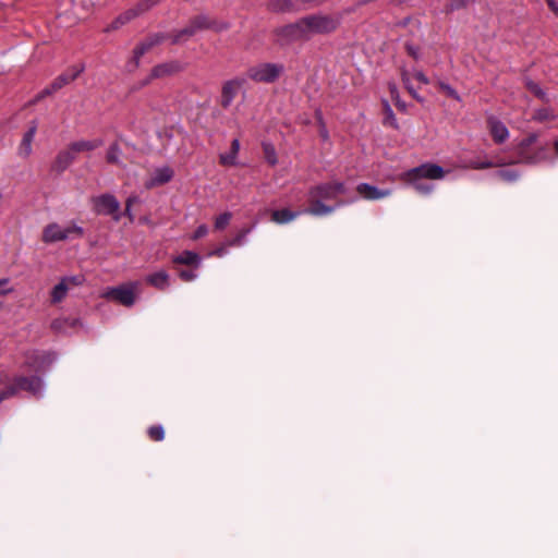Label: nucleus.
<instances>
[{
  "mask_svg": "<svg viewBox=\"0 0 558 558\" xmlns=\"http://www.w3.org/2000/svg\"><path fill=\"white\" fill-rule=\"evenodd\" d=\"M337 26V19L329 15L314 14L280 28L278 34L287 40H294L332 32Z\"/></svg>",
  "mask_w": 558,
  "mask_h": 558,
  "instance_id": "1",
  "label": "nucleus"
},
{
  "mask_svg": "<svg viewBox=\"0 0 558 558\" xmlns=\"http://www.w3.org/2000/svg\"><path fill=\"white\" fill-rule=\"evenodd\" d=\"M20 390H26L32 395H39L43 390V383L38 377H19L13 383H4L0 375V402L14 396Z\"/></svg>",
  "mask_w": 558,
  "mask_h": 558,
  "instance_id": "2",
  "label": "nucleus"
},
{
  "mask_svg": "<svg viewBox=\"0 0 558 558\" xmlns=\"http://www.w3.org/2000/svg\"><path fill=\"white\" fill-rule=\"evenodd\" d=\"M83 236V229L74 223L62 227L58 223H49L43 230V241L45 243H54L69 239Z\"/></svg>",
  "mask_w": 558,
  "mask_h": 558,
  "instance_id": "3",
  "label": "nucleus"
},
{
  "mask_svg": "<svg viewBox=\"0 0 558 558\" xmlns=\"http://www.w3.org/2000/svg\"><path fill=\"white\" fill-rule=\"evenodd\" d=\"M138 291V282H129L119 287L108 288L102 293V298L117 301L124 306H132L135 303Z\"/></svg>",
  "mask_w": 558,
  "mask_h": 558,
  "instance_id": "4",
  "label": "nucleus"
},
{
  "mask_svg": "<svg viewBox=\"0 0 558 558\" xmlns=\"http://www.w3.org/2000/svg\"><path fill=\"white\" fill-rule=\"evenodd\" d=\"M449 171L436 163L426 162L418 167L408 170L401 177L403 181H415L422 179L441 180Z\"/></svg>",
  "mask_w": 558,
  "mask_h": 558,
  "instance_id": "5",
  "label": "nucleus"
},
{
  "mask_svg": "<svg viewBox=\"0 0 558 558\" xmlns=\"http://www.w3.org/2000/svg\"><path fill=\"white\" fill-rule=\"evenodd\" d=\"M283 68L277 63H259L247 70V76L259 83H272L282 73Z\"/></svg>",
  "mask_w": 558,
  "mask_h": 558,
  "instance_id": "6",
  "label": "nucleus"
},
{
  "mask_svg": "<svg viewBox=\"0 0 558 558\" xmlns=\"http://www.w3.org/2000/svg\"><path fill=\"white\" fill-rule=\"evenodd\" d=\"M94 207L97 214L109 215L118 221L120 219V203L111 194H104L93 198Z\"/></svg>",
  "mask_w": 558,
  "mask_h": 558,
  "instance_id": "7",
  "label": "nucleus"
},
{
  "mask_svg": "<svg viewBox=\"0 0 558 558\" xmlns=\"http://www.w3.org/2000/svg\"><path fill=\"white\" fill-rule=\"evenodd\" d=\"M345 192L343 183L332 181L324 184H319L310 191L311 199H332L340 194Z\"/></svg>",
  "mask_w": 558,
  "mask_h": 558,
  "instance_id": "8",
  "label": "nucleus"
},
{
  "mask_svg": "<svg viewBox=\"0 0 558 558\" xmlns=\"http://www.w3.org/2000/svg\"><path fill=\"white\" fill-rule=\"evenodd\" d=\"M536 140H537V135L531 134L523 141H521V143L519 144L518 150H519V155L521 156L523 162L535 163L537 161L546 159V147H539V149L537 150V154L535 156H531L526 153V148L529 146H531L532 144H534L536 142Z\"/></svg>",
  "mask_w": 558,
  "mask_h": 558,
  "instance_id": "9",
  "label": "nucleus"
},
{
  "mask_svg": "<svg viewBox=\"0 0 558 558\" xmlns=\"http://www.w3.org/2000/svg\"><path fill=\"white\" fill-rule=\"evenodd\" d=\"M78 283L80 281L75 277L61 279L60 282L57 283L50 292L51 303L58 304L62 302L65 299L70 288Z\"/></svg>",
  "mask_w": 558,
  "mask_h": 558,
  "instance_id": "10",
  "label": "nucleus"
},
{
  "mask_svg": "<svg viewBox=\"0 0 558 558\" xmlns=\"http://www.w3.org/2000/svg\"><path fill=\"white\" fill-rule=\"evenodd\" d=\"M243 85H244V80H242V78H234V80L228 81L223 84L222 93H221V105L225 108H227L231 105L234 97L242 89Z\"/></svg>",
  "mask_w": 558,
  "mask_h": 558,
  "instance_id": "11",
  "label": "nucleus"
},
{
  "mask_svg": "<svg viewBox=\"0 0 558 558\" xmlns=\"http://www.w3.org/2000/svg\"><path fill=\"white\" fill-rule=\"evenodd\" d=\"M172 178L173 170L170 167L163 166L157 168L151 172L150 179L146 182V187L151 189L155 186L162 185L169 182Z\"/></svg>",
  "mask_w": 558,
  "mask_h": 558,
  "instance_id": "12",
  "label": "nucleus"
},
{
  "mask_svg": "<svg viewBox=\"0 0 558 558\" xmlns=\"http://www.w3.org/2000/svg\"><path fill=\"white\" fill-rule=\"evenodd\" d=\"M37 131V124L32 122L28 130L23 135V138L17 147V155L22 158H28L33 151L32 144Z\"/></svg>",
  "mask_w": 558,
  "mask_h": 558,
  "instance_id": "13",
  "label": "nucleus"
},
{
  "mask_svg": "<svg viewBox=\"0 0 558 558\" xmlns=\"http://www.w3.org/2000/svg\"><path fill=\"white\" fill-rule=\"evenodd\" d=\"M356 191L363 198L369 201L380 199L391 194L390 190H378L376 186L367 183L359 184Z\"/></svg>",
  "mask_w": 558,
  "mask_h": 558,
  "instance_id": "14",
  "label": "nucleus"
},
{
  "mask_svg": "<svg viewBox=\"0 0 558 558\" xmlns=\"http://www.w3.org/2000/svg\"><path fill=\"white\" fill-rule=\"evenodd\" d=\"M75 158L76 155L69 145L57 155L52 167L58 172L64 171L75 160Z\"/></svg>",
  "mask_w": 558,
  "mask_h": 558,
  "instance_id": "15",
  "label": "nucleus"
},
{
  "mask_svg": "<svg viewBox=\"0 0 558 558\" xmlns=\"http://www.w3.org/2000/svg\"><path fill=\"white\" fill-rule=\"evenodd\" d=\"M80 72H81V70H75V71H72L71 73H65V74L58 76L48 88H46L45 90L41 92L39 97H43L45 95H50L53 92L62 88L70 82L74 81L77 77V75L80 74Z\"/></svg>",
  "mask_w": 558,
  "mask_h": 558,
  "instance_id": "16",
  "label": "nucleus"
},
{
  "mask_svg": "<svg viewBox=\"0 0 558 558\" xmlns=\"http://www.w3.org/2000/svg\"><path fill=\"white\" fill-rule=\"evenodd\" d=\"M488 128L494 141L498 144L504 143L509 137L507 126L495 118L488 119Z\"/></svg>",
  "mask_w": 558,
  "mask_h": 558,
  "instance_id": "17",
  "label": "nucleus"
},
{
  "mask_svg": "<svg viewBox=\"0 0 558 558\" xmlns=\"http://www.w3.org/2000/svg\"><path fill=\"white\" fill-rule=\"evenodd\" d=\"M239 151H240V142H239V140L234 138L231 142L229 151L220 154L219 162L225 167L236 166Z\"/></svg>",
  "mask_w": 558,
  "mask_h": 558,
  "instance_id": "18",
  "label": "nucleus"
},
{
  "mask_svg": "<svg viewBox=\"0 0 558 558\" xmlns=\"http://www.w3.org/2000/svg\"><path fill=\"white\" fill-rule=\"evenodd\" d=\"M182 69L181 64L178 61H169L161 64L156 65L151 70V77H163L173 73L179 72Z\"/></svg>",
  "mask_w": 558,
  "mask_h": 558,
  "instance_id": "19",
  "label": "nucleus"
},
{
  "mask_svg": "<svg viewBox=\"0 0 558 558\" xmlns=\"http://www.w3.org/2000/svg\"><path fill=\"white\" fill-rule=\"evenodd\" d=\"M191 25L193 26L194 31L197 33L198 31L203 29H216V31H222L228 28L227 24H217L216 22L209 20L206 16H197L192 22Z\"/></svg>",
  "mask_w": 558,
  "mask_h": 558,
  "instance_id": "20",
  "label": "nucleus"
},
{
  "mask_svg": "<svg viewBox=\"0 0 558 558\" xmlns=\"http://www.w3.org/2000/svg\"><path fill=\"white\" fill-rule=\"evenodd\" d=\"M145 280L148 284L159 290H165L169 287L170 276L166 270H158L148 275Z\"/></svg>",
  "mask_w": 558,
  "mask_h": 558,
  "instance_id": "21",
  "label": "nucleus"
},
{
  "mask_svg": "<svg viewBox=\"0 0 558 558\" xmlns=\"http://www.w3.org/2000/svg\"><path fill=\"white\" fill-rule=\"evenodd\" d=\"M172 262L174 264L194 266L197 268L199 267L202 259L201 256L193 251H183L181 254L174 256Z\"/></svg>",
  "mask_w": 558,
  "mask_h": 558,
  "instance_id": "22",
  "label": "nucleus"
},
{
  "mask_svg": "<svg viewBox=\"0 0 558 558\" xmlns=\"http://www.w3.org/2000/svg\"><path fill=\"white\" fill-rule=\"evenodd\" d=\"M300 214V211H292L288 208L277 209L271 211V221L277 225L289 223L298 218Z\"/></svg>",
  "mask_w": 558,
  "mask_h": 558,
  "instance_id": "23",
  "label": "nucleus"
},
{
  "mask_svg": "<svg viewBox=\"0 0 558 558\" xmlns=\"http://www.w3.org/2000/svg\"><path fill=\"white\" fill-rule=\"evenodd\" d=\"M101 145V142L98 140L93 141H77L70 144L72 147V150H74L75 155L77 156L81 153H87L90 150L96 149Z\"/></svg>",
  "mask_w": 558,
  "mask_h": 558,
  "instance_id": "24",
  "label": "nucleus"
},
{
  "mask_svg": "<svg viewBox=\"0 0 558 558\" xmlns=\"http://www.w3.org/2000/svg\"><path fill=\"white\" fill-rule=\"evenodd\" d=\"M159 1L160 0H144L137 5L136 9H132L129 12H126L124 15L120 16L117 22L122 21V23H123L124 21H129L130 19H132L133 16L138 14L140 12L147 11L148 9H150L151 7L157 4Z\"/></svg>",
  "mask_w": 558,
  "mask_h": 558,
  "instance_id": "25",
  "label": "nucleus"
},
{
  "mask_svg": "<svg viewBox=\"0 0 558 558\" xmlns=\"http://www.w3.org/2000/svg\"><path fill=\"white\" fill-rule=\"evenodd\" d=\"M194 34H196V32L194 31L193 26L191 25V23L185 26L184 28L175 32L174 34H172L171 36V43L172 44H181L183 41H186L189 38H191Z\"/></svg>",
  "mask_w": 558,
  "mask_h": 558,
  "instance_id": "26",
  "label": "nucleus"
},
{
  "mask_svg": "<svg viewBox=\"0 0 558 558\" xmlns=\"http://www.w3.org/2000/svg\"><path fill=\"white\" fill-rule=\"evenodd\" d=\"M298 0H274L270 8L275 12H287L296 9Z\"/></svg>",
  "mask_w": 558,
  "mask_h": 558,
  "instance_id": "27",
  "label": "nucleus"
},
{
  "mask_svg": "<svg viewBox=\"0 0 558 558\" xmlns=\"http://www.w3.org/2000/svg\"><path fill=\"white\" fill-rule=\"evenodd\" d=\"M314 203V206L304 210V213H307L313 216H324L332 213L333 208L327 205H324L320 203V199H311Z\"/></svg>",
  "mask_w": 558,
  "mask_h": 558,
  "instance_id": "28",
  "label": "nucleus"
},
{
  "mask_svg": "<svg viewBox=\"0 0 558 558\" xmlns=\"http://www.w3.org/2000/svg\"><path fill=\"white\" fill-rule=\"evenodd\" d=\"M557 118V114L550 108H539L534 111L532 119L537 122L551 121Z\"/></svg>",
  "mask_w": 558,
  "mask_h": 558,
  "instance_id": "29",
  "label": "nucleus"
},
{
  "mask_svg": "<svg viewBox=\"0 0 558 558\" xmlns=\"http://www.w3.org/2000/svg\"><path fill=\"white\" fill-rule=\"evenodd\" d=\"M161 36L155 35L153 37H149L145 41H143L141 45L137 46L135 49V56L140 57L143 56L147 50H149L155 45L159 44L161 41Z\"/></svg>",
  "mask_w": 558,
  "mask_h": 558,
  "instance_id": "30",
  "label": "nucleus"
},
{
  "mask_svg": "<svg viewBox=\"0 0 558 558\" xmlns=\"http://www.w3.org/2000/svg\"><path fill=\"white\" fill-rule=\"evenodd\" d=\"M263 151H264V157L269 165H271V166L277 165V162H278L277 153H276V149L272 144L263 143Z\"/></svg>",
  "mask_w": 558,
  "mask_h": 558,
  "instance_id": "31",
  "label": "nucleus"
},
{
  "mask_svg": "<svg viewBox=\"0 0 558 558\" xmlns=\"http://www.w3.org/2000/svg\"><path fill=\"white\" fill-rule=\"evenodd\" d=\"M231 218H232V214L229 211H226V213L217 216L215 219V229L223 230L229 225Z\"/></svg>",
  "mask_w": 558,
  "mask_h": 558,
  "instance_id": "32",
  "label": "nucleus"
},
{
  "mask_svg": "<svg viewBox=\"0 0 558 558\" xmlns=\"http://www.w3.org/2000/svg\"><path fill=\"white\" fill-rule=\"evenodd\" d=\"M404 182L413 185L415 191L418 192L420 194L427 195V194H430L433 192V190H434L433 185L424 184V183L421 182V180L404 181Z\"/></svg>",
  "mask_w": 558,
  "mask_h": 558,
  "instance_id": "33",
  "label": "nucleus"
},
{
  "mask_svg": "<svg viewBox=\"0 0 558 558\" xmlns=\"http://www.w3.org/2000/svg\"><path fill=\"white\" fill-rule=\"evenodd\" d=\"M384 123L386 125H389L393 129H398L399 125H398V122H397V119L393 114V111L391 110L390 106L386 102L385 104V120H384Z\"/></svg>",
  "mask_w": 558,
  "mask_h": 558,
  "instance_id": "34",
  "label": "nucleus"
},
{
  "mask_svg": "<svg viewBox=\"0 0 558 558\" xmlns=\"http://www.w3.org/2000/svg\"><path fill=\"white\" fill-rule=\"evenodd\" d=\"M498 178L506 182H513L519 179L520 173L514 170H501L497 173Z\"/></svg>",
  "mask_w": 558,
  "mask_h": 558,
  "instance_id": "35",
  "label": "nucleus"
},
{
  "mask_svg": "<svg viewBox=\"0 0 558 558\" xmlns=\"http://www.w3.org/2000/svg\"><path fill=\"white\" fill-rule=\"evenodd\" d=\"M148 435L153 440L160 441L165 437L163 427L160 425L151 426L148 429Z\"/></svg>",
  "mask_w": 558,
  "mask_h": 558,
  "instance_id": "36",
  "label": "nucleus"
},
{
  "mask_svg": "<svg viewBox=\"0 0 558 558\" xmlns=\"http://www.w3.org/2000/svg\"><path fill=\"white\" fill-rule=\"evenodd\" d=\"M120 150L117 146H111L107 153V160L111 163H119Z\"/></svg>",
  "mask_w": 558,
  "mask_h": 558,
  "instance_id": "37",
  "label": "nucleus"
},
{
  "mask_svg": "<svg viewBox=\"0 0 558 558\" xmlns=\"http://www.w3.org/2000/svg\"><path fill=\"white\" fill-rule=\"evenodd\" d=\"M439 87L448 97L460 100L458 93L450 85L446 83H439Z\"/></svg>",
  "mask_w": 558,
  "mask_h": 558,
  "instance_id": "38",
  "label": "nucleus"
},
{
  "mask_svg": "<svg viewBox=\"0 0 558 558\" xmlns=\"http://www.w3.org/2000/svg\"><path fill=\"white\" fill-rule=\"evenodd\" d=\"M526 87L533 93L535 94L537 97H539L541 99H544L545 97V94L543 93L542 88L538 86V84H536L535 82H532V81H527L526 82Z\"/></svg>",
  "mask_w": 558,
  "mask_h": 558,
  "instance_id": "39",
  "label": "nucleus"
},
{
  "mask_svg": "<svg viewBox=\"0 0 558 558\" xmlns=\"http://www.w3.org/2000/svg\"><path fill=\"white\" fill-rule=\"evenodd\" d=\"M228 242H225L220 244L218 247H216L213 252L209 253V255L217 256V257H223L228 253Z\"/></svg>",
  "mask_w": 558,
  "mask_h": 558,
  "instance_id": "40",
  "label": "nucleus"
},
{
  "mask_svg": "<svg viewBox=\"0 0 558 558\" xmlns=\"http://www.w3.org/2000/svg\"><path fill=\"white\" fill-rule=\"evenodd\" d=\"M208 233V228L206 225H201L197 227L193 235L191 236L192 240L196 241L201 238H204Z\"/></svg>",
  "mask_w": 558,
  "mask_h": 558,
  "instance_id": "41",
  "label": "nucleus"
},
{
  "mask_svg": "<svg viewBox=\"0 0 558 558\" xmlns=\"http://www.w3.org/2000/svg\"><path fill=\"white\" fill-rule=\"evenodd\" d=\"M179 277L183 281L189 282V281L195 280L197 278V275H196V272L191 271V270H182V271H180Z\"/></svg>",
  "mask_w": 558,
  "mask_h": 558,
  "instance_id": "42",
  "label": "nucleus"
},
{
  "mask_svg": "<svg viewBox=\"0 0 558 558\" xmlns=\"http://www.w3.org/2000/svg\"><path fill=\"white\" fill-rule=\"evenodd\" d=\"M136 197H130L128 198L125 203V215L130 218L131 221L134 220V216L132 214V205L136 202Z\"/></svg>",
  "mask_w": 558,
  "mask_h": 558,
  "instance_id": "43",
  "label": "nucleus"
},
{
  "mask_svg": "<svg viewBox=\"0 0 558 558\" xmlns=\"http://www.w3.org/2000/svg\"><path fill=\"white\" fill-rule=\"evenodd\" d=\"M245 234H246V232H243V233L236 235L234 239L228 241V245H230V246L241 245L244 240Z\"/></svg>",
  "mask_w": 558,
  "mask_h": 558,
  "instance_id": "44",
  "label": "nucleus"
},
{
  "mask_svg": "<svg viewBox=\"0 0 558 558\" xmlns=\"http://www.w3.org/2000/svg\"><path fill=\"white\" fill-rule=\"evenodd\" d=\"M474 169H487L494 167V163L490 161H484V162H474L471 165Z\"/></svg>",
  "mask_w": 558,
  "mask_h": 558,
  "instance_id": "45",
  "label": "nucleus"
},
{
  "mask_svg": "<svg viewBox=\"0 0 558 558\" xmlns=\"http://www.w3.org/2000/svg\"><path fill=\"white\" fill-rule=\"evenodd\" d=\"M547 5L554 12V14L558 17V1L557 0H546Z\"/></svg>",
  "mask_w": 558,
  "mask_h": 558,
  "instance_id": "46",
  "label": "nucleus"
},
{
  "mask_svg": "<svg viewBox=\"0 0 558 558\" xmlns=\"http://www.w3.org/2000/svg\"><path fill=\"white\" fill-rule=\"evenodd\" d=\"M414 77H415L418 82H421V83H423V84H427V83H428V78H427V77H426L422 72H416V73L414 74Z\"/></svg>",
  "mask_w": 558,
  "mask_h": 558,
  "instance_id": "47",
  "label": "nucleus"
},
{
  "mask_svg": "<svg viewBox=\"0 0 558 558\" xmlns=\"http://www.w3.org/2000/svg\"><path fill=\"white\" fill-rule=\"evenodd\" d=\"M391 96L396 100L397 105H399L398 92L396 86L390 87Z\"/></svg>",
  "mask_w": 558,
  "mask_h": 558,
  "instance_id": "48",
  "label": "nucleus"
},
{
  "mask_svg": "<svg viewBox=\"0 0 558 558\" xmlns=\"http://www.w3.org/2000/svg\"><path fill=\"white\" fill-rule=\"evenodd\" d=\"M8 282H9V279H7V278H2V279H0V287H4V286H7V284H8Z\"/></svg>",
  "mask_w": 558,
  "mask_h": 558,
  "instance_id": "49",
  "label": "nucleus"
},
{
  "mask_svg": "<svg viewBox=\"0 0 558 558\" xmlns=\"http://www.w3.org/2000/svg\"><path fill=\"white\" fill-rule=\"evenodd\" d=\"M554 147H555L556 153H557V155H558V140H557V141H555V143H554Z\"/></svg>",
  "mask_w": 558,
  "mask_h": 558,
  "instance_id": "50",
  "label": "nucleus"
},
{
  "mask_svg": "<svg viewBox=\"0 0 558 558\" xmlns=\"http://www.w3.org/2000/svg\"><path fill=\"white\" fill-rule=\"evenodd\" d=\"M409 92H410L414 97H416V94L414 93V89H412V88H410V87H409Z\"/></svg>",
  "mask_w": 558,
  "mask_h": 558,
  "instance_id": "51",
  "label": "nucleus"
},
{
  "mask_svg": "<svg viewBox=\"0 0 558 558\" xmlns=\"http://www.w3.org/2000/svg\"><path fill=\"white\" fill-rule=\"evenodd\" d=\"M11 291H12V289H8V290L2 291L1 293L7 294V293H10Z\"/></svg>",
  "mask_w": 558,
  "mask_h": 558,
  "instance_id": "52",
  "label": "nucleus"
}]
</instances>
